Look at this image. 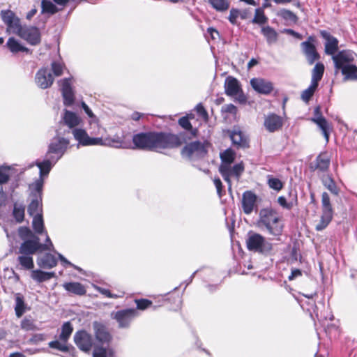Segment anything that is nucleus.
Segmentation results:
<instances>
[{"mask_svg":"<svg viewBox=\"0 0 357 357\" xmlns=\"http://www.w3.org/2000/svg\"><path fill=\"white\" fill-rule=\"evenodd\" d=\"M312 121L319 127L325 137L326 142L329 140V125L326 119L321 116L313 119Z\"/></svg>","mask_w":357,"mask_h":357,"instance_id":"34","label":"nucleus"},{"mask_svg":"<svg viewBox=\"0 0 357 357\" xmlns=\"http://www.w3.org/2000/svg\"><path fill=\"white\" fill-rule=\"evenodd\" d=\"M258 226L264 227L269 234L280 236L283 231L284 225L282 218L277 211L271 208H263L259 212Z\"/></svg>","mask_w":357,"mask_h":357,"instance_id":"4","label":"nucleus"},{"mask_svg":"<svg viewBox=\"0 0 357 357\" xmlns=\"http://www.w3.org/2000/svg\"><path fill=\"white\" fill-rule=\"evenodd\" d=\"M213 182H214V185L217 189L218 194L219 195L220 197H221V190H222V182H221L220 179L218 178H215L213 180Z\"/></svg>","mask_w":357,"mask_h":357,"instance_id":"63","label":"nucleus"},{"mask_svg":"<svg viewBox=\"0 0 357 357\" xmlns=\"http://www.w3.org/2000/svg\"><path fill=\"white\" fill-rule=\"evenodd\" d=\"M208 3L218 12H225L227 10L230 6L229 0H207Z\"/></svg>","mask_w":357,"mask_h":357,"instance_id":"35","label":"nucleus"},{"mask_svg":"<svg viewBox=\"0 0 357 357\" xmlns=\"http://www.w3.org/2000/svg\"><path fill=\"white\" fill-rule=\"evenodd\" d=\"M41 8L43 13L54 14L58 11L56 6L49 0H42Z\"/></svg>","mask_w":357,"mask_h":357,"instance_id":"40","label":"nucleus"},{"mask_svg":"<svg viewBox=\"0 0 357 357\" xmlns=\"http://www.w3.org/2000/svg\"><path fill=\"white\" fill-rule=\"evenodd\" d=\"M74 342L80 350L86 353H89L94 344L92 335L83 330L75 333Z\"/></svg>","mask_w":357,"mask_h":357,"instance_id":"12","label":"nucleus"},{"mask_svg":"<svg viewBox=\"0 0 357 357\" xmlns=\"http://www.w3.org/2000/svg\"><path fill=\"white\" fill-rule=\"evenodd\" d=\"M21 328L25 331H33L36 328L32 319L24 318L21 322Z\"/></svg>","mask_w":357,"mask_h":357,"instance_id":"54","label":"nucleus"},{"mask_svg":"<svg viewBox=\"0 0 357 357\" xmlns=\"http://www.w3.org/2000/svg\"><path fill=\"white\" fill-rule=\"evenodd\" d=\"M268 19L264 15L263 8H257L255 10V17L252 22L258 24H263L266 23Z\"/></svg>","mask_w":357,"mask_h":357,"instance_id":"43","label":"nucleus"},{"mask_svg":"<svg viewBox=\"0 0 357 357\" xmlns=\"http://www.w3.org/2000/svg\"><path fill=\"white\" fill-rule=\"evenodd\" d=\"M136 316L135 310L127 309L116 312L114 318L118 321L119 327L126 328Z\"/></svg>","mask_w":357,"mask_h":357,"instance_id":"20","label":"nucleus"},{"mask_svg":"<svg viewBox=\"0 0 357 357\" xmlns=\"http://www.w3.org/2000/svg\"><path fill=\"white\" fill-rule=\"evenodd\" d=\"M230 138L232 143L238 148H247L249 146L247 136L238 128H234L230 131Z\"/></svg>","mask_w":357,"mask_h":357,"instance_id":"24","label":"nucleus"},{"mask_svg":"<svg viewBox=\"0 0 357 357\" xmlns=\"http://www.w3.org/2000/svg\"><path fill=\"white\" fill-rule=\"evenodd\" d=\"M61 86L63 103L66 106L71 105L75 100L74 93L71 87V78H66L59 82Z\"/></svg>","mask_w":357,"mask_h":357,"instance_id":"18","label":"nucleus"},{"mask_svg":"<svg viewBox=\"0 0 357 357\" xmlns=\"http://www.w3.org/2000/svg\"><path fill=\"white\" fill-rule=\"evenodd\" d=\"M281 16L286 19L291 21H294L296 19V15L290 10L283 9L281 10Z\"/></svg>","mask_w":357,"mask_h":357,"instance_id":"57","label":"nucleus"},{"mask_svg":"<svg viewBox=\"0 0 357 357\" xmlns=\"http://www.w3.org/2000/svg\"><path fill=\"white\" fill-rule=\"evenodd\" d=\"M93 328L96 338L100 343L102 344H108L111 341L112 336L102 324L94 321Z\"/></svg>","mask_w":357,"mask_h":357,"instance_id":"21","label":"nucleus"},{"mask_svg":"<svg viewBox=\"0 0 357 357\" xmlns=\"http://www.w3.org/2000/svg\"><path fill=\"white\" fill-rule=\"evenodd\" d=\"M244 171V166L243 163H238L235 165H234L233 167H231V170L229 172L228 174V179L230 180L231 176H235L237 179H238L240 175L242 174V172Z\"/></svg>","mask_w":357,"mask_h":357,"instance_id":"50","label":"nucleus"},{"mask_svg":"<svg viewBox=\"0 0 357 357\" xmlns=\"http://www.w3.org/2000/svg\"><path fill=\"white\" fill-rule=\"evenodd\" d=\"M323 185L333 195L339 194V189L337 187L334 179L331 175H326L321 178Z\"/></svg>","mask_w":357,"mask_h":357,"instance_id":"33","label":"nucleus"},{"mask_svg":"<svg viewBox=\"0 0 357 357\" xmlns=\"http://www.w3.org/2000/svg\"><path fill=\"white\" fill-rule=\"evenodd\" d=\"M261 33L266 37L267 43L268 44H273L277 41L278 33L271 26H267L261 29Z\"/></svg>","mask_w":357,"mask_h":357,"instance_id":"36","label":"nucleus"},{"mask_svg":"<svg viewBox=\"0 0 357 357\" xmlns=\"http://www.w3.org/2000/svg\"><path fill=\"white\" fill-rule=\"evenodd\" d=\"M282 124V119L275 114H268L264 119V127L270 132H274L280 130Z\"/></svg>","mask_w":357,"mask_h":357,"instance_id":"23","label":"nucleus"},{"mask_svg":"<svg viewBox=\"0 0 357 357\" xmlns=\"http://www.w3.org/2000/svg\"><path fill=\"white\" fill-rule=\"evenodd\" d=\"M26 305L24 303V297L20 294L15 295V311L17 317H21L26 311Z\"/></svg>","mask_w":357,"mask_h":357,"instance_id":"32","label":"nucleus"},{"mask_svg":"<svg viewBox=\"0 0 357 357\" xmlns=\"http://www.w3.org/2000/svg\"><path fill=\"white\" fill-rule=\"evenodd\" d=\"M74 138L82 146H110L111 141L102 137H91L86 131L82 128H75L72 130Z\"/></svg>","mask_w":357,"mask_h":357,"instance_id":"8","label":"nucleus"},{"mask_svg":"<svg viewBox=\"0 0 357 357\" xmlns=\"http://www.w3.org/2000/svg\"><path fill=\"white\" fill-rule=\"evenodd\" d=\"M239 11L237 9L232 8L230 10L229 20L232 24H236V20L238 17Z\"/></svg>","mask_w":357,"mask_h":357,"instance_id":"59","label":"nucleus"},{"mask_svg":"<svg viewBox=\"0 0 357 357\" xmlns=\"http://www.w3.org/2000/svg\"><path fill=\"white\" fill-rule=\"evenodd\" d=\"M236 153L231 149H228L220 153L221 165L219 171L224 180L228 183L229 190H231V181L228 179V174L231 170V165L234 162Z\"/></svg>","mask_w":357,"mask_h":357,"instance_id":"10","label":"nucleus"},{"mask_svg":"<svg viewBox=\"0 0 357 357\" xmlns=\"http://www.w3.org/2000/svg\"><path fill=\"white\" fill-rule=\"evenodd\" d=\"M17 261L22 269L31 270L34 267L33 257L31 255L20 254L17 258Z\"/></svg>","mask_w":357,"mask_h":357,"instance_id":"27","label":"nucleus"},{"mask_svg":"<svg viewBox=\"0 0 357 357\" xmlns=\"http://www.w3.org/2000/svg\"><path fill=\"white\" fill-rule=\"evenodd\" d=\"M49 347L61 351L66 352L69 351V347L67 344V342L60 340L50 342L49 343Z\"/></svg>","mask_w":357,"mask_h":357,"instance_id":"45","label":"nucleus"},{"mask_svg":"<svg viewBox=\"0 0 357 357\" xmlns=\"http://www.w3.org/2000/svg\"><path fill=\"white\" fill-rule=\"evenodd\" d=\"M62 120L63 124L68 126L69 129H72V130L77 128L76 127L82 122L81 118L77 114L67 109L64 110Z\"/></svg>","mask_w":357,"mask_h":357,"instance_id":"25","label":"nucleus"},{"mask_svg":"<svg viewBox=\"0 0 357 357\" xmlns=\"http://www.w3.org/2000/svg\"><path fill=\"white\" fill-rule=\"evenodd\" d=\"M95 289L102 295L108 298H116L118 297L117 295L112 294L108 289L102 288L100 287L95 286Z\"/></svg>","mask_w":357,"mask_h":357,"instance_id":"58","label":"nucleus"},{"mask_svg":"<svg viewBox=\"0 0 357 357\" xmlns=\"http://www.w3.org/2000/svg\"><path fill=\"white\" fill-rule=\"evenodd\" d=\"M195 110L204 120H208V113L202 104H198L195 107Z\"/></svg>","mask_w":357,"mask_h":357,"instance_id":"56","label":"nucleus"},{"mask_svg":"<svg viewBox=\"0 0 357 357\" xmlns=\"http://www.w3.org/2000/svg\"><path fill=\"white\" fill-rule=\"evenodd\" d=\"M333 214L328 212H322L320 222L316 225V229L321 231L325 229L333 218Z\"/></svg>","mask_w":357,"mask_h":357,"instance_id":"39","label":"nucleus"},{"mask_svg":"<svg viewBox=\"0 0 357 357\" xmlns=\"http://www.w3.org/2000/svg\"><path fill=\"white\" fill-rule=\"evenodd\" d=\"M330 157L326 153H320L316 159V168L321 172L326 171L330 165Z\"/></svg>","mask_w":357,"mask_h":357,"instance_id":"28","label":"nucleus"},{"mask_svg":"<svg viewBox=\"0 0 357 357\" xmlns=\"http://www.w3.org/2000/svg\"><path fill=\"white\" fill-rule=\"evenodd\" d=\"M1 17L3 23L7 26V31L17 34L22 27L20 20L10 10L1 11Z\"/></svg>","mask_w":357,"mask_h":357,"instance_id":"13","label":"nucleus"},{"mask_svg":"<svg viewBox=\"0 0 357 357\" xmlns=\"http://www.w3.org/2000/svg\"><path fill=\"white\" fill-rule=\"evenodd\" d=\"M268 184L271 188L277 191H280L283 188L282 182L279 178L271 176H268Z\"/></svg>","mask_w":357,"mask_h":357,"instance_id":"49","label":"nucleus"},{"mask_svg":"<svg viewBox=\"0 0 357 357\" xmlns=\"http://www.w3.org/2000/svg\"><path fill=\"white\" fill-rule=\"evenodd\" d=\"M257 196L251 191H245L242 196L241 205L243 212L249 215L257 207Z\"/></svg>","mask_w":357,"mask_h":357,"instance_id":"22","label":"nucleus"},{"mask_svg":"<svg viewBox=\"0 0 357 357\" xmlns=\"http://www.w3.org/2000/svg\"><path fill=\"white\" fill-rule=\"evenodd\" d=\"M43 182V176L40 175V178L30 185L34 198L29 205L28 213L32 217L42 215V190Z\"/></svg>","mask_w":357,"mask_h":357,"instance_id":"5","label":"nucleus"},{"mask_svg":"<svg viewBox=\"0 0 357 357\" xmlns=\"http://www.w3.org/2000/svg\"><path fill=\"white\" fill-rule=\"evenodd\" d=\"M112 356L110 351L102 346H95L93 351V357H108Z\"/></svg>","mask_w":357,"mask_h":357,"instance_id":"48","label":"nucleus"},{"mask_svg":"<svg viewBox=\"0 0 357 357\" xmlns=\"http://www.w3.org/2000/svg\"><path fill=\"white\" fill-rule=\"evenodd\" d=\"M54 82V77L50 70L46 68L40 69L36 75V83L41 89L50 87Z\"/></svg>","mask_w":357,"mask_h":357,"instance_id":"19","label":"nucleus"},{"mask_svg":"<svg viewBox=\"0 0 357 357\" xmlns=\"http://www.w3.org/2000/svg\"><path fill=\"white\" fill-rule=\"evenodd\" d=\"M207 32H208V34H210V36H211V38L213 40H215V39H216L217 38L219 37L218 31L216 29H213L212 27H209L207 29Z\"/></svg>","mask_w":357,"mask_h":357,"instance_id":"64","label":"nucleus"},{"mask_svg":"<svg viewBox=\"0 0 357 357\" xmlns=\"http://www.w3.org/2000/svg\"><path fill=\"white\" fill-rule=\"evenodd\" d=\"M302 276V271L298 268L291 269V274L289 275V280H293L297 278Z\"/></svg>","mask_w":357,"mask_h":357,"instance_id":"62","label":"nucleus"},{"mask_svg":"<svg viewBox=\"0 0 357 357\" xmlns=\"http://www.w3.org/2000/svg\"><path fill=\"white\" fill-rule=\"evenodd\" d=\"M63 287L66 291L77 295H84L86 293L84 287L79 282H66Z\"/></svg>","mask_w":357,"mask_h":357,"instance_id":"29","label":"nucleus"},{"mask_svg":"<svg viewBox=\"0 0 357 357\" xmlns=\"http://www.w3.org/2000/svg\"><path fill=\"white\" fill-rule=\"evenodd\" d=\"M185 135V132L178 135L165 132H139L132 137L133 149L157 152L176 149L187 143Z\"/></svg>","mask_w":357,"mask_h":357,"instance_id":"1","label":"nucleus"},{"mask_svg":"<svg viewBox=\"0 0 357 357\" xmlns=\"http://www.w3.org/2000/svg\"><path fill=\"white\" fill-rule=\"evenodd\" d=\"M65 66L59 61H54L52 63V70L54 76H61L63 73Z\"/></svg>","mask_w":357,"mask_h":357,"instance_id":"53","label":"nucleus"},{"mask_svg":"<svg viewBox=\"0 0 357 357\" xmlns=\"http://www.w3.org/2000/svg\"><path fill=\"white\" fill-rule=\"evenodd\" d=\"M318 85L312 84L310 82V85L307 89L304 90L301 93V99L305 102H308L310 98L312 97L314 91H316Z\"/></svg>","mask_w":357,"mask_h":357,"instance_id":"41","label":"nucleus"},{"mask_svg":"<svg viewBox=\"0 0 357 357\" xmlns=\"http://www.w3.org/2000/svg\"><path fill=\"white\" fill-rule=\"evenodd\" d=\"M356 54L351 50H342L333 56L335 73L340 71L344 75V81L357 80V66L353 63Z\"/></svg>","mask_w":357,"mask_h":357,"instance_id":"3","label":"nucleus"},{"mask_svg":"<svg viewBox=\"0 0 357 357\" xmlns=\"http://www.w3.org/2000/svg\"><path fill=\"white\" fill-rule=\"evenodd\" d=\"M313 42L314 38L312 36H310L307 41H304L301 44L302 51L310 65H312L319 59V54L317 52Z\"/></svg>","mask_w":357,"mask_h":357,"instance_id":"15","label":"nucleus"},{"mask_svg":"<svg viewBox=\"0 0 357 357\" xmlns=\"http://www.w3.org/2000/svg\"><path fill=\"white\" fill-rule=\"evenodd\" d=\"M17 35L31 45H36L40 43V32L36 26H22Z\"/></svg>","mask_w":357,"mask_h":357,"instance_id":"14","label":"nucleus"},{"mask_svg":"<svg viewBox=\"0 0 357 357\" xmlns=\"http://www.w3.org/2000/svg\"><path fill=\"white\" fill-rule=\"evenodd\" d=\"M38 265L43 268H52L56 266L57 260L51 254H45L38 259Z\"/></svg>","mask_w":357,"mask_h":357,"instance_id":"26","label":"nucleus"},{"mask_svg":"<svg viewBox=\"0 0 357 357\" xmlns=\"http://www.w3.org/2000/svg\"><path fill=\"white\" fill-rule=\"evenodd\" d=\"M13 213L17 222H22L24 217V207L22 205L15 204L14 205Z\"/></svg>","mask_w":357,"mask_h":357,"instance_id":"46","label":"nucleus"},{"mask_svg":"<svg viewBox=\"0 0 357 357\" xmlns=\"http://www.w3.org/2000/svg\"><path fill=\"white\" fill-rule=\"evenodd\" d=\"M324 65L322 63H317L312 71L311 83L316 85L319 84V82L321 79L324 73Z\"/></svg>","mask_w":357,"mask_h":357,"instance_id":"30","label":"nucleus"},{"mask_svg":"<svg viewBox=\"0 0 357 357\" xmlns=\"http://www.w3.org/2000/svg\"><path fill=\"white\" fill-rule=\"evenodd\" d=\"M10 168L9 167H0V185L6 183L10 176Z\"/></svg>","mask_w":357,"mask_h":357,"instance_id":"52","label":"nucleus"},{"mask_svg":"<svg viewBox=\"0 0 357 357\" xmlns=\"http://www.w3.org/2000/svg\"><path fill=\"white\" fill-rule=\"evenodd\" d=\"M320 35L325 40L324 43V52L327 55H331L332 57L335 54L338 50V40L332 36L330 33L326 31H321Z\"/></svg>","mask_w":357,"mask_h":357,"instance_id":"16","label":"nucleus"},{"mask_svg":"<svg viewBox=\"0 0 357 357\" xmlns=\"http://www.w3.org/2000/svg\"><path fill=\"white\" fill-rule=\"evenodd\" d=\"M32 225L35 231L38 234H41L44 229L42 215L33 216Z\"/></svg>","mask_w":357,"mask_h":357,"instance_id":"44","label":"nucleus"},{"mask_svg":"<svg viewBox=\"0 0 357 357\" xmlns=\"http://www.w3.org/2000/svg\"><path fill=\"white\" fill-rule=\"evenodd\" d=\"M73 331V328L71 324L69 321L64 323L61 327V332L59 335V340L67 342Z\"/></svg>","mask_w":357,"mask_h":357,"instance_id":"38","label":"nucleus"},{"mask_svg":"<svg viewBox=\"0 0 357 357\" xmlns=\"http://www.w3.org/2000/svg\"><path fill=\"white\" fill-rule=\"evenodd\" d=\"M207 153L206 144L199 141L187 144L181 150V155L190 160L204 158Z\"/></svg>","mask_w":357,"mask_h":357,"instance_id":"9","label":"nucleus"},{"mask_svg":"<svg viewBox=\"0 0 357 357\" xmlns=\"http://www.w3.org/2000/svg\"><path fill=\"white\" fill-rule=\"evenodd\" d=\"M69 144V139L62 136L61 129L58 130L56 135L49 144L46 158L43 162H36L41 176L49 174L52 167L65 153Z\"/></svg>","mask_w":357,"mask_h":357,"instance_id":"2","label":"nucleus"},{"mask_svg":"<svg viewBox=\"0 0 357 357\" xmlns=\"http://www.w3.org/2000/svg\"><path fill=\"white\" fill-rule=\"evenodd\" d=\"M322 212L333 213L329 195L324 192L321 195Z\"/></svg>","mask_w":357,"mask_h":357,"instance_id":"42","label":"nucleus"},{"mask_svg":"<svg viewBox=\"0 0 357 357\" xmlns=\"http://www.w3.org/2000/svg\"><path fill=\"white\" fill-rule=\"evenodd\" d=\"M247 248L250 251L259 253L268 252L272 250V244L261 234L249 231L246 239Z\"/></svg>","mask_w":357,"mask_h":357,"instance_id":"7","label":"nucleus"},{"mask_svg":"<svg viewBox=\"0 0 357 357\" xmlns=\"http://www.w3.org/2000/svg\"><path fill=\"white\" fill-rule=\"evenodd\" d=\"M54 277V272H44L40 270H35L31 273L32 279L38 282L47 281Z\"/></svg>","mask_w":357,"mask_h":357,"instance_id":"31","label":"nucleus"},{"mask_svg":"<svg viewBox=\"0 0 357 357\" xmlns=\"http://www.w3.org/2000/svg\"><path fill=\"white\" fill-rule=\"evenodd\" d=\"M225 93L231 97L238 98L240 102H245V98L243 94L241 85L238 80L234 77L229 76L225 81Z\"/></svg>","mask_w":357,"mask_h":357,"instance_id":"11","label":"nucleus"},{"mask_svg":"<svg viewBox=\"0 0 357 357\" xmlns=\"http://www.w3.org/2000/svg\"><path fill=\"white\" fill-rule=\"evenodd\" d=\"M53 248V244L47 235L46 243L41 244L40 243V238L38 237H33L32 238L27 239L20 245L19 248V254L29 255L32 256L38 250H52Z\"/></svg>","mask_w":357,"mask_h":357,"instance_id":"6","label":"nucleus"},{"mask_svg":"<svg viewBox=\"0 0 357 357\" xmlns=\"http://www.w3.org/2000/svg\"><path fill=\"white\" fill-rule=\"evenodd\" d=\"M250 85L255 91L261 94H269L273 90V84L271 82L260 78L255 77L250 80Z\"/></svg>","mask_w":357,"mask_h":357,"instance_id":"17","label":"nucleus"},{"mask_svg":"<svg viewBox=\"0 0 357 357\" xmlns=\"http://www.w3.org/2000/svg\"><path fill=\"white\" fill-rule=\"evenodd\" d=\"M137 307L139 310H145L152 305V302L148 299H139L135 300Z\"/></svg>","mask_w":357,"mask_h":357,"instance_id":"55","label":"nucleus"},{"mask_svg":"<svg viewBox=\"0 0 357 357\" xmlns=\"http://www.w3.org/2000/svg\"><path fill=\"white\" fill-rule=\"evenodd\" d=\"M7 46L13 53H17L19 52H27L28 49L22 46L14 38H10L7 41Z\"/></svg>","mask_w":357,"mask_h":357,"instance_id":"37","label":"nucleus"},{"mask_svg":"<svg viewBox=\"0 0 357 357\" xmlns=\"http://www.w3.org/2000/svg\"><path fill=\"white\" fill-rule=\"evenodd\" d=\"M278 202L281 206L287 209H291L293 206V204L287 202L286 198L283 196L278 197Z\"/></svg>","mask_w":357,"mask_h":357,"instance_id":"60","label":"nucleus"},{"mask_svg":"<svg viewBox=\"0 0 357 357\" xmlns=\"http://www.w3.org/2000/svg\"><path fill=\"white\" fill-rule=\"evenodd\" d=\"M178 124L184 129L187 130H192L191 134L195 136L197 134V129L192 130V125L188 117L183 116L178 120Z\"/></svg>","mask_w":357,"mask_h":357,"instance_id":"51","label":"nucleus"},{"mask_svg":"<svg viewBox=\"0 0 357 357\" xmlns=\"http://www.w3.org/2000/svg\"><path fill=\"white\" fill-rule=\"evenodd\" d=\"M222 111L227 113L235 114L237 112V108L234 105L229 104L222 107Z\"/></svg>","mask_w":357,"mask_h":357,"instance_id":"61","label":"nucleus"},{"mask_svg":"<svg viewBox=\"0 0 357 357\" xmlns=\"http://www.w3.org/2000/svg\"><path fill=\"white\" fill-rule=\"evenodd\" d=\"M18 234L23 241L33 237H37L28 227H20L18 229Z\"/></svg>","mask_w":357,"mask_h":357,"instance_id":"47","label":"nucleus"}]
</instances>
